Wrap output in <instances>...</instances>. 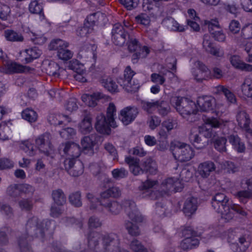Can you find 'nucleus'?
Segmentation results:
<instances>
[{
  "instance_id": "1",
  "label": "nucleus",
  "mask_w": 252,
  "mask_h": 252,
  "mask_svg": "<svg viewBox=\"0 0 252 252\" xmlns=\"http://www.w3.org/2000/svg\"><path fill=\"white\" fill-rule=\"evenodd\" d=\"M51 135L45 133L38 136L35 140V146L29 140L22 141L20 144V148L28 156L35 155L37 149L40 153L46 156H50L53 153V147L51 143Z\"/></svg>"
},
{
  "instance_id": "2",
  "label": "nucleus",
  "mask_w": 252,
  "mask_h": 252,
  "mask_svg": "<svg viewBox=\"0 0 252 252\" xmlns=\"http://www.w3.org/2000/svg\"><path fill=\"white\" fill-rule=\"evenodd\" d=\"M212 206L216 212L220 214L222 219L228 222L234 217L233 212L230 211L232 201L222 193H216L212 199Z\"/></svg>"
},
{
  "instance_id": "3",
  "label": "nucleus",
  "mask_w": 252,
  "mask_h": 252,
  "mask_svg": "<svg viewBox=\"0 0 252 252\" xmlns=\"http://www.w3.org/2000/svg\"><path fill=\"white\" fill-rule=\"evenodd\" d=\"M171 102L176 110L183 117L195 114L197 107L194 102L185 97H174Z\"/></svg>"
},
{
  "instance_id": "4",
  "label": "nucleus",
  "mask_w": 252,
  "mask_h": 252,
  "mask_svg": "<svg viewBox=\"0 0 252 252\" xmlns=\"http://www.w3.org/2000/svg\"><path fill=\"white\" fill-rule=\"evenodd\" d=\"M127 45L128 51L133 53L131 57V61L133 63H136L140 59L146 58L150 52L148 47L142 46L139 41L133 37L128 38Z\"/></svg>"
},
{
  "instance_id": "5",
  "label": "nucleus",
  "mask_w": 252,
  "mask_h": 252,
  "mask_svg": "<svg viewBox=\"0 0 252 252\" xmlns=\"http://www.w3.org/2000/svg\"><path fill=\"white\" fill-rule=\"evenodd\" d=\"M112 233L101 235L97 232L93 231L88 236V244L91 249H94L96 252L108 251V245L105 247L106 237Z\"/></svg>"
},
{
  "instance_id": "6",
  "label": "nucleus",
  "mask_w": 252,
  "mask_h": 252,
  "mask_svg": "<svg viewBox=\"0 0 252 252\" xmlns=\"http://www.w3.org/2000/svg\"><path fill=\"white\" fill-rule=\"evenodd\" d=\"M172 151L174 157L182 162L189 161L194 155L192 148L185 143L176 144Z\"/></svg>"
},
{
  "instance_id": "7",
  "label": "nucleus",
  "mask_w": 252,
  "mask_h": 252,
  "mask_svg": "<svg viewBox=\"0 0 252 252\" xmlns=\"http://www.w3.org/2000/svg\"><path fill=\"white\" fill-rule=\"evenodd\" d=\"M221 125V122L216 118L211 117L205 119L204 124L197 128L198 132L203 135L206 138H210L215 137L216 132L213 128H218Z\"/></svg>"
},
{
  "instance_id": "8",
  "label": "nucleus",
  "mask_w": 252,
  "mask_h": 252,
  "mask_svg": "<svg viewBox=\"0 0 252 252\" xmlns=\"http://www.w3.org/2000/svg\"><path fill=\"white\" fill-rule=\"evenodd\" d=\"M29 71V68L28 66L8 59L7 56H5V59L2 61V65L0 66V71L6 74L21 73Z\"/></svg>"
},
{
  "instance_id": "9",
  "label": "nucleus",
  "mask_w": 252,
  "mask_h": 252,
  "mask_svg": "<svg viewBox=\"0 0 252 252\" xmlns=\"http://www.w3.org/2000/svg\"><path fill=\"white\" fill-rule=\"evenodd\" d=\"M122 205L127 217L131 221L135 223H140L143 221L144 218L137 209L134 201L125 200L123 201Z\"/></svg>"
},
{
  "instance_id": "10",
  "label": "nucleus",
  "mask_w": 252,
  "mask_h": 252,
  "mask_svg": "<svg viewBox=\"0 0 252 252\" xmlns=\"http://www.w3.org/2000/svg\"><path fill=\"white\" fill-rule=\"evenodd\" d=\"M142 7L144 11L149 12L154 18L164 16L163 7L154 0H143Z\"/></svg>"
},
{
  "instance_id": "11",
  "label": "nucleus",
  "mask_w": 252,
  "mask_h": 252,
  "mask_svg": "<svg viewBox=\"0 0 252 252\" xmlns=\"http://www.w3.org/2000/svg\"><path fill=\"white\" fill-rule=\"evenodd\" d=\"M195 65L196 68L192 70V75L194 79L197 82H202L211 78V71L207 67L200 61H197Z\"/></svg>"
},
{
  "instance_id": "12",
  "label": "nucleus",
  "mask_w": 252,
  "mask_h": 252,
  "mask_svg": "<svg viewBox=\"0 0 252 252\" xmlns=\"http://www.w3.org/2000/svg\"><path fill=\"white\" fill-rule=\"evenodd\" d=\"M112 40L117 46H122L125 43L127 33L123 26L120 23L113 26L112 30Z\"/></svg>"
},
{
  "instance_id": "13",
  "label": "nucleus",
  "mask_w": 252,
  "mask_h": 252,
  "mask_svg": "<svg viewBox=\"0 0 252 252\" xmlns=\"http://www.w3.org/2000/svg\"><path fill=\"white\" fill-rule=\"evenodd\" d=\"M138 113L136 107L127 106L121 110L119 118L125 125H128L134 121Z\"/></svg>"
},
{
  "instance_id": "14",
  "label": "nucleus",
  "mask_w": 252,
  "mask_h": 252,
  "mask_svg": "<svg viewBox=\"0 0 252 252\" xmlns=\"http://www.w3.org/2000/svg\"><path fill=\"white\" fill-rule=\"evenodd\" d=\"M238 126L248 134L252 133V121L250 116L244 111L239 112L236 116Z\"/></svg>"
},
{
  "instance_id": "15",
  "label": "nucleus",
  "mask_w": 252,
  "mask_h": 252,
  "mask_svg": "<svg viewBox=\"0 0 252 252\" xmlns=\"http://www.w3.org/2000/svg\"><path fill=\"white\" fill-rule=\"evenodd\" d=\"M66 162L67 163H65V169L71 176L78 177L83 173V164L80 160L70 159Z\"/></svg>"
},
{
  "instance_id": "16",
  "label": "nucleus",
  "mask_w": 252,
  "mask_h": 252,
  "mask_svg": "<svg viewBox=\"0 0 252 252\" xmlns=\"http://www.w3.org/2000/svg\"><path fill=\"white\" fill-rule=\"evenodd\" d=\"M29 10L32 13L39 15L40 23L42 26H49V23L43 13V4L41 1L38 0L32 1L29 4Z\"/></svg>"
},
{
  "instance_id": "17",
  "label": "nucleus",
  "mask_w": 252,
  "mask_h": 252,
  "mask_svg": "<svg viewBox=\"0 0 252 252\" xmlns=\"http://www.w3.org/2000/svg\"><path fill=\"white\" fill-rule=\"evenodd\" d=\"M182 189L181 184L177 178H168L164 180L161 185V192L165 194L169 192H177L181 190Z\"/></svg>"
},
{
  "instance_id": "18",
  "label": "nucleus",
  "mask_w": 252,
  "mask_h": 252,
  "mask_svg": "<svg viewBox=\"0 0 252 252\" xmlns=\"http://www.w3.org/2000/svg\"><path fill=\"white\" fill-rule=\"evenodd\" d=\"M54 204L51 209L52 217H57L62 213V200L63 199V192L61 189L54 190L52 193Z\"/></svg>"
},
{
  "instance_id": "19",
  "label": "nucleus",
  "mask_w": 252,
  "mask_h": 252,
  "mask_svg": "<svg viewBox=\"0 0 252 252\" xmlns=\"http://www.w3.org/2000/svg\"><path fill=\"white\" fill-rule=\"evenodd\" d=\"M64 153L66 155V161L70 159H78L81 153L80 147L78 144L74 142H66L64 148Z\"/></svg>"
},
{
  "instance_id": "20",
  "label": "nucleus",
  "mask_w": 252,
  "mask_h": 252,
  "mask_svg": "<svg viewBox=\"0 0 252 252\" xmlns=\"http://www.w3.org/2000/svg\"><path fill=\"white\" fill-rule=\"evenodd\" d=\"M33 191L32 187L28 184L11 185L7 189L8 194L13 197H17L23 193L32 192Z\"/></svg>"
},
{
  "instance_id": "21",
  "label": "nucleus",
  "mask_w": 252,
  "mask_h": 252,
  "mask_svg": "<svg viewBox=\"0 0 252 252\" xmlns=\"http://www.w3.org/2000/svg\"><path fill=\"white\" fill-rule=\"evenodd\" d=\"M105 247H108V252H129L120 246V239L116 234H112L106 237Z\"/></svg>"
},
{
  "instance_id": "22",
  "label": "nucleus",
  "mask_w": 252,
  "mask_h": 252,
  "mask_svg": "<svg viewBox=\"0 0 252 252\" xmlns=\"http://www.w3.org/2000/svg\"><path fill=\"white\" fill-rule=\"evenodd\" d=\"M43 224V222L39 224L38 219L36 217H33L28 221L26 225L28 233L31 235L34 234L36 236L40 235L42 237L44 229Z\"/></svg>"
},
{
  "instance_id": "23",
  "label": "nucleus",
  "mask_w": 252,
  "mask_h": 252,
  "mask_svg": "<svg viewBox=\"0 0 252 252\" xmlns=\"http://www.w3.org/2000/svg\"><path fill=\"white\" fill-rule=\"evenodd\" d=\"M110 126V121L103 114H100L97 116L95 127L98 132L102 134H109Z\"/></svg>"
},
{
  "instance_id": "24",
  "label": "nucleus",
  "mask_w": 252,
  "mask_h": 252,
  "mask_svg": "<svg viewBox=\"0 0 252 252\" xmlns=\"http://www.w3.org/2000/svg\"><path fill=\"white\" fill-rule=\"evenodd\" d=\"M202 46L204 50L207 53L216 57H221L223 55L222 52L219 48L215 47L213 45L210 36L206 34L203 36Z\"/></svg>"
},
{
  "instance_id": "25",
  "label": "nucleus",
  "mask_w": 252,
  "mask_h": 252,
  "mask_svg": "<svg viewBox=\"0 0 252 252\" xmlns=\"http://www.w3.org/2000/svg\"><path fill=\"white\" fill-rule=\"evenodd\" d=\"M41 55V51L36 47L31 48L20 52L22 58L21 62L24 63H29L37 59Z\"/></svg>"
},
{
  "instance_id": "26",
  "label": "nucleus",
  "mask_w": 252,
  "mask_h": 252,
  "mask_svg": "<svg viewBox=\"0 0 252 252\" xmlns=\"http://www.w3.org/2000/svg\"><path fill=\"white\" fill-rule=\"evenodd\" d=\"M158 184L157 181H151L147 180L143 182L140 188V196L142 198L149 197L152 199H156L155 196V193L152 191L151 189L154 187Z\"/></svg>"
},
{
  "instance_id": "27",
  "label": "nucleus",
  "mask_w": 252,
  "mask_h": 252,
  "mask_svg": "<svg viewBox=\"0 0 252 252\" xmlns=\"http://www.w3.org/2000/svg\"><path fill=\"white\" fill-rule=\"evenodd\" d=\"M101 206L109 214L114 216L118 215L122 208L121 204L113 200H102L101 201Z\"/></svg>"
},
{
  "instance_id": "28",
  "label": "nucleus",
  "mask_w": 252,
  "mask_h": 252,
  "mask_svg": "<svg viewBox=\"0 0 252 252\" xmlns=\"http://www.w3.org/2000/svg\"><path fill=\"white\" fill-rule=\"evenodd\" d=\"M197 102L202 111L208 112L214 109L216 100L211 96H203L198 97Z\"/></svg>"
},
{
  "instance_id": "29",
  "label": "nucleus",
  "mask_w": 252,
  "mask_h": 252,
  "mask_svg": "<svg viewBox=\"0 0 252 252\" xmlns=\"http://www.w3.org/2000/svg\"><path fill=\"white\" fill-rule=\"evenodd\" d=\"M13 121H2L0 123V140H7L12 136L11 127L13 126Z\"/></svg>"
},
{
  "instance_id": "30",
  "label": "nucleus",
  "mask_w": 252,
  "mask_h": 252,
  "mask_svg": "<svg viewBox=\"0 0 252 252\" xmlns=\"http://www.w3.org/2000/svg\"><path fill=\"white\" fill-rule=\"evenodd\" d=\"M216 169V165L212 161H206L200 163L198 166L199 174L203 178H207Z\"/></svg>"
},
{
  "instance_id": "31",
  "label": "nucleus",
  "mask_w": 252,
  "mask_h": 252,
  "mask_svg": "<svg viewBox=\"0 0 252 252\" xmlns=\"http://www.w3.org/2000/svg\"><path fill=\"white\" fill-rule=\"evenodd\" d=\"M197 208V200L194 197H189L185 201L183 211L186 216L190 217Z\"/></svg>"
},
{
  "instance_id": "32",
  "label": "nucleus",
  "mask_w": 252,
  "mask_h": 252,
  "mask_svg": "<svg viewBox=\"0 0 252 252\" xmlns=\"http://www.w3.org/2000/svg\"><path fill=\"white\" fill-rule=\"evenodd\" d=\"M213 92L216 94H223L227 100L231 103L236 102V97L234 94L226 87L218 85L213 89Z\"/></svg>"
},
{
  "instance_id": "33",
  "label": "nucleus",
  "mask_w": 252,
  "mask_h": 252,
  "mask_svg": "<svg viewBox=\"0 0 252 252\" xmlns=\"http://www.w3.org/2000/svg\"><path fill=\"white\" fill-rule=\"evenodd\" d=\"M92 117L90 113L86 112L84 118L79 125V130L82 134L90 133L93 129L92 125Z\"/></svg>"
},
{
  "instance_id": "34",
  "label": "nucleus",
  "mask_w": 252,
  "mask_h": 252,
  "mask_svg": "<svg viewBox=\"0 0 252 252\" xmlns=\"http://www.w3.org/2000/svg\"><path fill=\"white\" fill-rule=\"evenodd\" d=\"M197 128L194 127L191 129L189 135V140L192 144L198 149H200L205 146V143L203 141Z\"/></svg>"
},
{
  "instance_id": "35",
  "label": "nucleus",
  "mask_w": 252,
  "mask_h": 252,
  "mask_svg": "<svg viewBox=\"0 0 252 252\" xmlns=\"http://www.w3.org/2000/svg\"><path fill=\"white\" fill-rule=\"evenodd\" d=\"M118 83L127 92H134L139 87L138 84H135L134 81L127 79V78L120 76L117 79Z\"/></svg>"
},
{
  "instance_id": "36",
  "label": "nucleus",
  "mask_w": 252,
  "mask_h": 252,
  "mask_svg": "<svg viewBox=\"0 0 252 252\" xmlns=\"http://www.w3.org/2000/svg\"><path fill=\"white\" fill-rule=\"evenodd\" d=\"M162 24L171 31L182 32L185 31V26L180 25L172 17L163 20Z\"/></svg>"
},
{
  "instance_id": "37",
  "label": "nucleus",
  "mask_w": 252,
  "mask_h": 252,
  "mask_svg": "<svg viewBox=\"0 0 252 252\" xmlns=\"http://www.w3.org/2000/svg\"><path fill=\"white\" fill-rule=\"evenodd\" d=\"M100 84L108 91L115 93L118 91V86L114 80L108 76H103L100 79Z\"/></svg>"
},
{
  "instance_id": "38",
  "label": "nucleus",
  "mask_w": 252,
  "mask_h": 252,
  "mask_svg": "<svg viewBox=\"0 0 252 252\" xmlns=\"http://www.w3.org/2000/svg\"><path fill=\"white\" fill-rule=\"evenodd\" d=\"M229 142L232 145L233 149L238 153H243L245 150V146L237 134H231L228 136Z\"/></svg>"
},
{
  "instance_id": "39",
  "label": "nucleus",
  "mask_w": 252,
  "mask_h": 252,
  "mask_svg": "<svg viewBox=\"0 0 252 252\" xmlns=\"http://www.w3.org/2000/svg\"><path fill=\"white\" fill-rule=\"evenodd\" d=\"M0 19L6 21L9 24L14 22V18L12 16V12L10 7L5 4L0 5Z\"/></svg>"
},
{
  "instance_id": "40",
  "label": "nucleus",
  "mask_w": 252,
  "mask_h": 252,
  "mask_svg": "<svg viewBox=\"0 0 252 252\" xmlns=\"http://www.w3.org/2000/svg\"><path fill=\"white\" fill-rule=\"evenodd\" d=\"M156 109L159 115L162 117L167 116L171 112V108L169 103L164 100H157V107Z\"/></svg>"
},
{
  "instance_id": "41",
  "label": "nucleus",
  "mask_w": 252,
  "mask_h": 252,
  "mask_svg": "<svg viewBox=\"0 0 252 252\" xmlns=\"http://www.w3.org/2000/svg\"><path fill=\"white\" fill-rule=\"evenodd\" d=\"M63 41L60 39L53 40L49 46L50 50H57L59 58L63 60Z\"/></svg>"
},
{
  "instance_id": "42",
  "label": "nucleus",
  "mask_w": 252,
  "mask_h": 252,
  "mask_svg": "<svg viewBox=\"0 0 252 252\" xmlns=\"http://www.w3.org/2000/svg\"><path fill=\"white\" fill-rule=\"evenodd\" d=\"M144 171L155 174L157 171V164L156 162L151 158L146 159L142 164Z\"/></svg>"
},
{
  "instance_id": "43",
  "label": "nucleus",
  "mask_w": 252,
  "mask_h": 252,
  "mask_svg": "<svg viewBox=\"0 0 252 252\" xmlns=\"http://www.w3.org/2000/svg\"><path fill=\"white\" fill-rule=\"evenodd\" d=\"M22 117L30 123H33L37 120V114L33 110L27 108L22 111Z\"/></svg>"
},
{
  "instance_id": "44",
  "label": "nucleus",
  "mask_w": 252,
  "mask_h": 252,
  "mask_svg": "<svg viewBox=\"0 0 252 252\" xmlns=\"http://www.w3.org/2000/svg\"><path fill=\"white\" fill-rule=\"evenodd\" d=\"M241 90L244 95L252 98V79L247 78L241 85Z\"/></svg>"
},
{
  "instance_id": "45",
  "label": "nucleus",
  "mask_w": 252,
  "mask_h": 252,
  "mask_svg": "<svg viewBox=\"0 0 252 252\" xmlns=\"http://www.w3.org/2000/svg\"><path fill=\"white\" fill-rule=\"evenodd\" d=\"M116 113V108L113 103H110L107 109V118L110 121L111 126L115 127L116 126L115 122L114 116Z\"/></svg>"
},
{
  "instance_id": "46",
  "label": "nucleus",
  "mask_w": 252,
  "mask_h": 252,
  "mask_svg": "<svg viewBox=\"0 0 252 252\" xmlns=\"http://www.w3.org/2000/svg\"><path fill=\"white\" fill-rule=\"evenodd\" d=\"M199 241L195 238H185L181 243V247L184 250L191 249L198 245Z\"/></svg>"
},
{
  "instance_id": "47",
  "label": "nucleus",
  "mask_w": 252,
  "mask_h": 252,
  "mask_svg": "<svg viewBox=\"0 0 252 252\" xmlns=\"http://www.w3.org/2000/svg\"><path fill=\"white\" fill-rule=\"evenodd\" d=\"M4 35L7 40L10 41H22L24 39L22 35L13 30H6L4 32Z\"/></svg>"
},
{
  "instance_id": "48",
  "label": "nucleus",
  "mask_w": 252,
  "mask_h": 252,
  "mask_svg": "<svg viewBox=\"0 0 252 252\" xmlns=\"http://www.w3.org/2000/svg\"><path fill=\"white\" fill-rule=\"evenodd\" d=\"M235 197L243 203H246L249 199H252V191L242 190L236 192Z\"/></svg>"
},
{
  "instance_id": "49",
  "label": "nucleus",
  "mask_w": 252,
  "mask_h": 252,
  "mask_svg": "<svg viewBox=\"0 0 252 252\" xmlns=\"http://www.w3.org/2000/svg\"><path fill=\"white\" fill-rule=\"evenodd\" d=\"M221 169L226 170L228 173H234L239 171V166L230 161H223L220 163Z\"/></svg>"
},
{
  "instance_id": "50",
  "label": "nucleus",
  "mask_w": 252,
  "mask_h": 252,
  "mask_svg": "<svg viewBox=\"0 0 252 252\" xmlns=\"http://www.w3.org/2000/svg\"><path fill=\"white\" fill-rule=\"evenodd\" d=\"M141 105L143 110L148 113H153L157 107V100L152 101L142 100Z\"/></svg>"
},
{
  "instance_id": "51",
  "label": "nucleus",
  "mask_w": 252,
  "mask_h": 252,
  "mask_svg": "<svg viewBox=\"0 0 252 252\" xmlns=\"http://www.w3.org/2000/svg\"><path fill=\"white\" fill-rule=\"evenodd\" d=\"M70 203L75 207H79L82 205L81 195L80 191H76L71 193L69 196Z\"/></svg>"
},
{
  "instance_id": "52",
  "label": "nucleus",
  "mask_w": 252,
  "mask_h": 252,
  "mask_svg": "<svg viewBox=\"0 0 252 252\" xmlns=\"http://www.w3.org/2000/svg\"><path fill=\"white\" fill-rule=\"evenodd\" d=\"M93 136H85L81 140V145L84 151H93L94 145V142L93 139Z\"/></svg>"
},
{
  "instance_id": "53",
  "label": "nucleus",
  "mask_w": 252,
  "mask_h": 252,
  "mask_svg": "<svg viewBox=\"0 0 252 252\" xmlns=\"http://www.w3.org/2000/svg\"><path fill=\"white\" fill-rule=\"evenodd\" d=\"M125 227L128 231V233L132 236H137L140 234V230L139 227L131 221L127 220L125 223Z\"/></svg>"
},
{
  "instance_id": "54",
  "label": "nucleus",
  "mask_w": 252,
  "mask_h": 252,
  "mask_svg": "<svg viewBox=\"0 0 252 252\" xmlns=\"http://www.w3.org/2000/svg\"><path fill=\"white\" fill-rule=\"evenodd\" d=\"M245 41L241 42V41H238V44L242 46V47L245 50V51L248 54V57L247 59V61L250 63L252 62V42H248L246 43Z\"/></svg>"
},
{
  "instance_id": "55",
  "label": "nucleus",
  "mask_w": 252,
  "mask_h": 252,
  "mask_svg": "<svg viewBox=\"0 0 252 252\" xmlns=\"http://www.w3.org/2000/svg\"><path fill=\"white\" fill-rule=\"evenodd\" d=\"M64 67H65V69L72 70L75 72H78V70L80 69L83 65L80 64L77 60L74 59L68 62H64Z\"/></svg>"
},
{
  "instance_id": "56",
  "label": "nucleus",
  "mask_w": 252,
  "mask_h": 252,
  "mask_svg": "<svg viewBox=\"0 0 252 252\" xmlns=\"http://www.w3.org/2000/svg\"><path fill=\"white\" fill-rule=\"evenodd\" d=\"M128 172L124 168H116L112 171L113 177L116 180H120L126 177Z\"/></svg>"
},
{
  "instance_id": "57",
  "label": "nucleus",
  "mask_w": 252,
  "mask_h": 252,
  "mask_svg": "<svg viewBox=\"0 0 252 252\" xmlns=\"http://www.w3.org/2000/svg\"><path fill=\"white\" fill-rule=\"evenodd\" d=\"M102 224L101 220L100 219L95 216H91L89 218L88 225L90 229H96L101 226Z\"/></svg>"
},
{
  "instance_id": "58",
  "label": "nucleus",
  "mask_w": 252,
  "mask_h": 252,
  "mask_svg": "<svg viewBox=\"0 0 252 252\" xmlns=\"http://www.w3.org/2000/svg\"><path fill=\"white\" fill-rule=\"evenodd\" d=\"M227 139L223 137L218 138L214 142V146L216 150L220 152H224L226 151L225 144Z\"/></svg>"
},
{
  "instance_id": "59",
  "label": "nucleus",
  "mask_w": 252,
  "mask_h": 252,
  "mask_svg": "<svg viewBox=\"0 0 252 252\" xmlns=\"http://www.w3.org/2000/svg\"><path fill=\"white\" fill-rule=\"evenodd\" d=\"M137 23L145 27H149L151 24V20L149 16L146 13H141L135 17Z\"/></svg>"
},
{
  "instance_id": "60",
  "label": "nucleus",
  "mask_w": 252,
  "mask_h": 252,
  "mask_svg": "<svg viewBox=\"0 0 252 252\" xmlns=\"http://www.w3.org/2000/svg\"><path fill=\"white\" fill-rule=\"evenodd\" d=\"M161 119L159 117L154 115L150 116L147 121V124L151 130H154L161 124Z\"/></svg>"
},
{
  "instance_id": "61",
  "label": "nucleus",
  "mask_w": 252,
  "mask_h": 252,
  "mask_svg": "<svg viewBox=\"0 0 252 252\" xmlns=\"http://www.w3.org/2000/svg\"><path fill=\"white\" fill-rule=\"evenodd\" d=\"M162 126L165 128L167 131H170L178 127V122L176 120L169 119L162 122Z\"/></svg>"
},
{
  "instance_id": "62",
  "label": "nucleus",
  "mask_w": 252,
  "mask_h": 252,
  "mask_svg": "<svg viewBox=\"0 0 252 252\" xmlns=\"http://www.w3.org/2000/svg\"><path fill=\"white\" fill-rule=\"evenodd\" d=\"M130 247L134 252H148L147 249L137 240H133L130 243Z\"/></svg>"
},
{
  "instance_id": "63",
  "label": "nucleus",
  "mask_w": 252,
  "mask_h": 252,
  "mask_svg": "<svg viewBox=\"0 0 252 252\" xmlns=\"http://www.w3.org/2000/svg\"><path fill=\"white\" fill-rule=\"evenodd\" d=\"M210 34L212 35L215 40L219 42L224 41L226 38L225 34L223 32V31L221 27L214 31L212 32H210Z\"/></svg>"
},
{
  "instance_id": "64",
  "label": "nucleus",
  "mask_w": 252,
  "mask_h": 252,
  "mask_svg": "<svg viewBox=\"0 0 252 252\" xmlns=\"http://www.w3.org/2000/svg\"><path fill=\"white\" fill-rule=\"evenodd\" d=\"M166 79L164 75L159 73H154L151 75V81L158 85H163Z\"/></svg>"
}]
</instances>
